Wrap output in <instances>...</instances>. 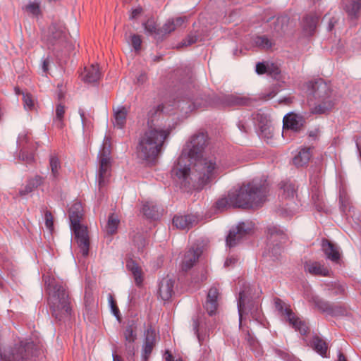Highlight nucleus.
<instances>
[{"mask_svg":"<svg viewBox=\"0 0 361 361\" xmlns=\"http://www.w3.org/2000/svg\"><path fill=\"white\" fill-rule=\"evenodd\" d=\"M208 142L207 132L194 134L171 170V177L184 192L200 191L214 178L216 158L203 157Z\"/></svg>","mask_w":361,"mask_h":361,"instance_id":"nucleus-1","label":"nucleus"},{"mask_svg":"<svg viewBox=\"0 0 361 361\" xmlns=\"http://www.w3.org/2000/svg\"><path fill=\"white\" fill-rule=\"evenodd\" d=\"M228 205V200L226 197L219 199L214 204V208L218 211H223Z\"/></svg>","mask_w":361,"mask_h":361,"instance_id":"nucleus-61","label":"nucleus"},{"mask_svg":"<svg viewBox=\"0 0 361 361\" xmlns=\"http://www.w3.org/2000/svg\"><path fill=\"white\" fill-rule=\"evenodd\" d=\"M288 18L286 16H279L274 22L272 28L279 35L284 33V27L287 26Z\"/></svg>","mask_w":361,"mask_h":361,"instance_id":"nucleus-37","label":"nucleus"},{"mask_svg":"<svg viewBox=\"0 0 361 361\" xmlns=\"http://www.w3.org/2000/svg\"><path fill=\"white\" fill-rule=\"evenodd\" d=\"M111 155V142L110 139L107 137H104V142L102 148L99 152V157H110Z\"/></svg>","mask_w":361,"mask_h":361,"instance_id":"nucleus-49","label":"nucleus"},{"mask_svg":"<svg viewBox=\"0 0 361 361\" xmlns=\"http://www.w3.org/2000/svg\"><path fill=\"white\" fill-rule=\"evenodd\" d=\"M304 269L312 276L329 277L332 271L320 262L308 260L304 263Z\"/></svg>","mask_w":361,"mask_h":361,"instance_id":"nucleus-19","label":"nucleus"},{"mask_svg":"<svg viewBox=\"0 0 361 361\" xmlns=\"http://www.w3.org/2000/svg\"><path fill=\"white\" fill-rule=\"evenodd\" d=\"M204 307L206 310L209 316H214L216 314L218 307V302H209L205 301L204 304Z\"/></svg>","mask_w":361,"mask_h":361,"instance_id":"nucleus-57","label":"nucleus"},{"mask_svg":"<svg viewBox=\"0 0 361 361\" xmlns=\"http://www.w3.org/2000/svg\"><path fill=\"white\" fill-rule=\"evenodd\" d=\"M133 242L139 252H142L143 249L147 245V240L145 238L142 234L140 233L134 234L133 237Z\"/></svg>","mask_w":361,"mask_h":361,"instance_id":"nucleus-43","label":"nucleus"},{"mask_svg":"<svg viewBox=\"0 0 361 361\" xmlns=\"http://www.w3.org/2000/svg\"><path fill=\"white\" fill-rule=\"evenodd\" d=\"M305 123L304 116L293 112L287 114L283 118V128L294 133H298L302 130Z\"/></svg>","mask_w":361,"mask_h":361,"instance_id":"nucleus-15","label":"nucleus"},{"mask_svg":"<svg viewBox=\"0 0 361 361\" xmlns=\"http://www.w3.org/2000/svg\"><path fill=\"white\" fill-rule=\"evenodd\" d=\"M125 348L126 350V357L128 361H135L134 355H135V346L134 343H125Z\"/></svg>","mask_w":361,"mask_h":361,"instance_id":"nucleus-58","label":"nucleus"},{"mask_svg":"<svg viewBox=\"0 0 361 361\" xmlns=\"http://www.w3.org/2000/svg\"><path fill=\"white\" fill-rule=\"evenodd\" d=\"M251 231V228L247 226L245 223H239L235 228L230 230L226 238V245L229 247L236 246L242 238Z\"/></svg>","mask_w":361,"mask_h":361,"instance_id":"nucleus-14","label":"nucleus"},{"mask_svg":"<svg viewBox=\"0 0 361 361\" xmlns=\"http://www.w3.org/2000/svg\"><path fill=\"white\" fill-rule=\"evenodd\" d=\"M43 183V178L39 175H36L33 178L27 180L26 186L32 192L35 189L41 185Z\"/></svg>","mask_w":361,"mask_h":361,"instance_id":"nucleus-51","label":"nucleus"},{"mask_svg":"<svg viewBox=\"0 0 361 361\" xmlns=\"http://www.w3.org/2000/svg\"><path fill=\"white\" fill-rule=\"evenodd\" d=\"M267 188L264 184L254 180L241 186L229 194V202L234 208L250 209L262 206L265 201Z\"/></svg>","mask_w":361,"mask_h":361,"instance_id":"nucleus-5","label":"nucleus"},{"mask_svg":"<svg viewBox=\"0 0 361 361\" xmlns=\"http://www.w3.org/2000/svg\"><path fill=\"white\" fill-rule=\"evenodd\" d=\"M74 234V240L77 243L83 257L89 255L90 238L87 227L82 224L78 226H71Z\"/></svg>","mask_w":361,"mask_h":361,"instance_id":"nucleus-12","label":"nucleus"},{"mask_svg":"<svg viewBox=\"0 0 361 361\" xmlns=\"http://www.w3.org/2000/svg\"><path fill=\"white\" fill-rule=\"evenodd\" d=\"M255 44L257 47L264 49H271L274 44L265 35L257 36L255 39Z\"/></svg>","mask_w":361,"mask_h":361,"instance_id":"nucleus-41","label":"nucleus"},{"mask_svg":"<svg viewBox=\"0 0 361 361\" xmlns=\"http://www.w3.org/2000/svg\"><path fill=\"white\" fill-rule=\"evenodd\" d=\"M197 31H192L190 32L185 39L179 44L178 47H183L192 45L198 41H201L202 39L200 36L198 35Z\"/></svg>","mask_w":361,"mask_h":361,"instance_id":"nucleus-38","label":"nucleus"},{"mask_svg":"<svg viewBox=\"0 0 361 361\" xmlns=\"http://www.w3.org/2000/svg\"><path fill=\"white\" fill-rule=\"evenodd\" d=\"M145 339L144 343H149L150 344L155 345V341H156V332L155 329L152 327V326H149V328L145 331L144 333Z\"/></svg>","mask_w":361,"mask_h":361,"instance_id":"nucleus-52","label":"nucleus"},{"mask_svg":"<svg viewBox=\"0 0 361 361\" xmlns=\"http://www.w3.org/2000/svg\"><path fill=\"white\" fill-rule=\"evenodd\" d=\"M327 290L334 296L345 295V286L338 281H331L326 284Z\"/></svg>","mask_w":361,"mask_h":361,"instance_id":"nucleus-34","label":"nucleus"},{"mask_svg":"<svg viewBox=\"0 0 361 361\" xmlns=\"http://www.w3.org/2000/svg\"><path fill=\"white\" fill-rule=\"evenodd\" d=\"M26 9L33 15H38L39 13V5L37 2H31L27 5Z\"/></svg>","mask_w":361,"mask_h":361,"instance_id":"nucleus-63","label":"nucleus"},{"mask_svg":"<svg viewBox=\"0 0 361 361\" xmlns=\"http://www.w3.org/2000/svg\"><path fill=\"white\" fill-rule=\"evenodd\" d=\"M38 353L39 348L32 341L18 338L0 351V361H29Z\"/></svg>","mask_w":361,"mask_h":361,"instance_id":"nucleus-7","label":"nucleus"},{"mask_svg":"<svg viewBox=\"0 0 361 361\" xmlns=\"http://www.w3.org/2000/svg\"><path fill=\"white\" fill-rule=\"evenodd\" d=\"M65 114V106L61 104H58L56 106V119L57 121L56 126L59 128H62L64 126L63 116Z\"/></svg>","mask_w":361,"mask_h":361,"instance_id":"nucleus-45","label":"nucleus"},{"mask_svg":"<svg viewBox=\"0 0 361 361\" xmlns=\"http://www.w3.org/2000/svg\"><path fill=\"white\" fill-rule=\"evenodd\" d=\"M253 286H245L244 288L239 293V296L237 302L238 312L240 319V324H241V319L243 314L250 313L252 318L256 321H260L262 319V312L260 307L259 301L252 295Z\"/></svg>","mask_w":361,"mask_h":361,"instance_id":"nucleus-8","label":"nucleus"},{"mask_svg":"<svg viewBox=\"0 0 361 361\" xmlns=\"http://www.w3.org/2000/svg\"><path fill=\"white\" fill-rule=\"evenodd\" d=\"M218 296V289L215 287H212L208 291L206 301L209 302H217Z\"/></svg>","mask_w":361,"mask_h":361,"instance_id":"nucleus-59","label":"nucleus"},{"mask_svg":"<svg viewBox=\"0 0 361 361\" xmlns=\"http://www.w3.org/2000/svg\"><path fill=\"white\" fill-rule=\"evenodd\" d=\"M128 43H130L135 51H138L141 49L142 39L141 36L137 34H131L129 37V39H126Z\"/></svg>","mask_w":361,"mask_h":361,"instance_id":"nucleus-48","label":"nucleus"},{"mask_svg":"<svg viewBox=\"0 0 361 361\" xmlns=\"http://www.w3.org/2000/svg\"><path fill=\"white\" fill-rule=\"evenodd\" d=\"M310 147L302 148L297 155L293 158V163L297 167H302L308 164L311 158Z\"/></svg>","mask_w":361,"mask_h":361,"instance_id":"nucleus-31","label":"nucleus"},{"mask_svg":"<svg viewBox=\"0 0 361 361\" xmlns=\"http://www.w3.org/2000/svg\"><path fill=\"white\" fill-rule=\"evenodd\" d=\"M319 21V16L314 13L306 14L302 18V25L303 30L309 35H312L316 30Z\"/></svg>","mask_w":361,"mask_h":361,"instance_id":"nucleus-28","label":"nucleus"},{"mask_svg":"<svg viewBox=\"0 0 361 361\" xmlns=\"http://www.w3.org/2000/svg\"><path fill=\"white\" fill-rule=\"evenodd\" d=\"M49 164L53 176L56 178L59 175V169L61 168V164L58 157L51 155L49 157Z\"/></svg>","mask_w":361,"mask_h":361,"instance_id":"nucleus-47","label":"nucleus"},{"mask_svg":"<svg viewBox=\"0 0 361 361\" xmlns=\"http://www.w3.org/2000/svg\"><path fill=\"white\" fill-rule=\"evenodd\" d=\"M315 308L322 314L332 317H349L351 316L348 306L342 302H333L324 300L318 295H312L310 300Z\"/></svg>","mask_w":361,"mask_h":361,"instance_id":"nucleus-9","label":"nucleus"},{"mask_svg":"<svg viewBox=\"0 0 361 361\" xmlns=\"http://www.w3.org/2000/svg\"><path fill=\"white\" fill-rule=\"evenodd\" d=\"M274 133L271 128V124L268 125V126H264L263 128H259V137L264 140H265L267 142L269 140H271L273 137Z\"/></svg>","mask_w":361,"mask_h":361,"instance_id":"nucleus-50","label":"nucleus"},{"mask_svg":"<svg viewBox=\"0 0 361 361\" xmlns=\"http://www.w3.org/2000/svg\"><path fill=\"white\" fill-rule=\"evenodd\" d=\"M126 268L133 274L136 286L140 287L143 282L142 271L140 267L135 260L130 258L126 260Z\"/></svg>","mask_w":361,"mask_h":361,"instance_id":"nucleus-29","label":"nucleus"},{"mask_svg":"<svg viewBox=\"0 0 361 361\" xmlns=\"http://www.w3.org/2000/svg\"><path fill=\"white\" fill-rule=\"evenodd\" d=\"M142 26L145 32L147 35H152L157 42H162L166 35L175 30L173 21H167L161 27H157L152 18L144 22Z\"/></svg>","mask_w":361,"mask_h":361,"instance_id":"nucleus-10","label":"nucleus"},{"mask_svg":"<svg viewBox=\"0 0 361 361\" xmlns=\"http://www.w3.org/2000/svg\"><path fill=\"white\" fill-rule=\"evenodd\" d=\"M50 313L56 323L69 322L73 317L71 298L66 288L61 283L53 286L48 298Z\"/></svg>","mask_w":361,"mask_h":361,"instance_id":"nucleus-6","label":"nucleus"},{"mask_svg":"<svg viewBox=\"0 0 361 361\" xmlns=\"http://www.w3.org/2000/svg\"><path fill=\"white\" fill-rule=\"evenodd\" d=\"M119 223L120 221L118 217L116 216L114 213L110 214L106 226V233L109 235H114L116 233Z\"/></svg>","mask_w":361,"mask_h":361,"instance_id":"nucleus-36","label":"nucleus"},{"mask_svg":"<svg viewBox=\"0 0 361 361\" xmlns=\"http://www.w3.org/2000/svg\"><path fill=\"white\" fill-rule=\"evenodd\" d=\"M267 241L279 244H286L288 240V235L286 231L277 225H269L266 228Z\"/></svg>","mask_w":361,"mask_h":361,"instance_id":"nucleus-17","label":"nucleus"},{"mask_svg":"<svg viewBox=\"0 0 361 361\" xmlns=\"http://www.w3.org/2000/svg\"><path fill=\"white\" fill-rule=\"evenodd\" d=\"M283 190L281 195L282 199H293L296 193V189L294 184L286 183L281 188Z\"/></svg>","mask_w":361,"mask_h":361,"instance_id":"nucleus-39","label":"nucleus"},{"mask_svg":"<svg viewBox=\"0 0 361 361\" xmlns=\"http://www.w3.org/2000/svg\"><path fill=\"white\" fill-rule=\"evenodd\" d=\"M84 305L83 315L90 322L94 320L97 314V302L93 296L92 290L87 287L84 295Z\"/></svg>","mask_w":361,"mask_h":361,"instance_id":"nucleus-18","label":"nucleus"},{"mask_svg":"<svg viewBox=\"0 0 361 361\" xmlns=\"http://www.w3.org/2000/svg\"><path fill=\"white\" fill-rule=\"evenodd\" d=\"M322 250L325 255L326 259L336 264H341V252L339 246L331 240L323 238L321 241Z\"/></svg>","mask_w":361,"mask_h":361,"instance_id":"nucleus-13","label":"nucleus"},{"mask_svg":"<svg viewBox=\"0 0 361 361\" xmlns=\"http://www.w3.org/2000/svg\"><path fill=\"white\" fill-rule=\"evenodd\" d=\"M283 245L267 241V246L262 253L264 259L273 262H279L283 252Z\"/></svg>","mask_w":361,"mask_h":361,"instance_id":"nucleus-20","label":"nucleus"},{"mask_svg":"<svg viewBox=\"0 0 361 361\" xmlns=\"http://www.w3.org/2000/svg\"><path fill=\"white\" fill-rule=\"evenodd\" d=\"M83 208L81 202H76L68 209V216L71 226H78L83 217Z\"/></svg>","mask_w":361,"mask_h":361,"instance_id":"nucleus-26","label":"nucleus"},{"mask_svg":"<svg viewBox=\"0 0 361 361\" xmlns=\"http://www.w3.org/2000/svg\"><path fill=\"white\" fill-rule=\"evenodd\" d=\"M44 219H45V226L46 228L50 231L52 232L54 228V217L51 212L49 210H46L44 212Z\"/></svg>","mask_w":361,"mask_h":361,"instance_id":"nucleus-56","label":"nucleus"},{"mask_svg":"<svg viewBox=\"0 0 361 361\" xmlns=\"http://www.w3.org/2000/svg\"><path fill=\"white\" fill-rule=\"evenodd\" d=\"M23 100L24 102V106L26 109L31 110L34 108V101L32 98L31 94H23Z\"/></svg>","mask_w":361,"mask_h":361,"instance_id":"nucleus-62","label":"nucleus"},{"mask_svg":"<svg viewBox=\"0 0 361 361\" xmlns=\"http://www.w3.org/2000/svg\"><path fill=\"white\" fill-rule=\"evenodd\" d=\"M142 213L149 219L157 220L160 217L157 206L152 202H146L143 204Z\"/></svg>","mask_w":361,"mask_h":361,"instance_id":"nucleus-32","label":"nucleus"},{"mask_svg":"<svg viewBox=\"0 0 361 361\" xmlns=\"http://www.w3.org/2000/svg\"><path fill=\"white\" fill-rule=\"evenodd\" d=\"M175 280L170 278L169 275L164 277L159 283L158 294L164 301H169L174 293Z\"/></svg>","mask_w":361,"mask_h":361,"instance_id":"nucleus-22","label":"nucleus"},{"mask_svg":"<svg viewBox=\"0 0 361 361\" xmlns=\"http://www.w3.org/2000/svg\"><path fill=\"white\" fill-rule=\"evenodd\" d=\"M283 314L286 316V320L290 324H291V322H294L297 318H298L297 316L295 315L294 312L290 307H285L284 312L283 313Z\"/></svg>","mask_w":361,"mask_h":361,"instance_id":"nucleus-64","label":"nucleus"},{"mask_svg":"<svg viewBox=\"0 0 361 361\" xmlns=\"http://www.w3.org/2000/svg\"><path fill=\"white\" fill-rule=\"evenodd\" d=\"M267 74L273 77L276 80H279L281 74V70L278 65H276L274 63L269 62V68L267 69Z\"/></svg>","mask_w":361,"mask_h":361,"instance_id":"nucleus-55","label":"nucleus"},{"mask_svg":"<svg viewBox=\"0 0 361 361\" xmlns=\"http://www.w3.org/2000/svg\"><path fill=\"white\" fill-rule=\"evenodd\" d=\"M183 74L185 76L180 78L173 87L171 97L173 102L171 106L187 115L195 109L211 105L212 99L210 95L203 92L195 84L191 69L176 71V75L181 76Z\"/></svg>","mask_w":361,"mask_h":361,"instance_id":"nucleus-2","label":"nucleus"},{"mask_svg":"<svg viewBox=\"0 0 361 361\" xmlns=\"http://www.w3.org/2000/svg\"><path fill=\"white\" fill-rule=\"evenodd\" d=\"M203 319H204V314H197L196 317L194 316L192 317V319L193 331L200 341H201V337L199 332V329L203 322Z\"/></svg>","mask_w":361,"mask_h":361,"instance_id":"nucleus-44","label":"nucleus"},{"mask_svg":"<svg viewBox=\"0 0 361 361\" xmlns=\"http://www.w3.org/2000/svg\"><path fill=\"white\" fill-rule=\"evenodd\" d=\"M221 102L226 106H249L251 99L246 97L228 94L222 97Z\"/></svg>","mask_w":361,"mask_h":361,"instance_id":"nucleus-25","label":"nucleus"},{"mask_svg":"<svg viewBox=\"0 0 361 361\" xmlns=\"http://www.w3.org/2000/svg\"><path fill=\"white\" fill-rule=\"evenodd\" d=\"M197 222V216L193 214L179 215L173 217L172 224L176 228L180 230H189Z\"/></svg>","mask_w":361,"mask_h":361,"instance_id":"nucleus-23","label":"nucleus"},{"mask_svg":"<svg viewBox=\"0 0 361 361\" xmlns=\"http://www.w3.org/2000/svg\"><path fill=\"white\" fill-rule=\"evenodd\" d=\"M350 200L348 194L343 190L339 191V209L343 214H346L347 210L350 211Z\"/></svg>","mask_w":361,"mask_h":361,"instance_id":"nucleus-35","label":"nucleus"},{"mask_svg":"<svg viewBox=\"0 0 361 361\" xmlns=\"http://www.w3.org/2000/svg\"><path fill=\"white\" fill-rule=\"evenodd\" d=\"M128 111L125 106H121L114 111V116L115 118L114 126L118 128H123L126 122Z\"/></svg>","mask_w":361,"mask_h":361,"instance_id":"nucleus-33","label":"nucleus"},{"mask_svg":"<svg viewBox=\"0 0 361 361\" xmlns=\"http://www.w3.org/2000/svg\"><path fill=\"white\" fill-rule=\"evenodd\" d=\"M123 327L125 343H135L137 338L138 319L135 317L128 318L123 322Z\"/></svg>","mask_w":361,"mask_h":361,"instance_id":"nucleus-21","label":"nucleus"},{"mask_svg":"<svg viewBox=\"0 0 361 361\" xmlns=\"http://www.w3.org/2000/svg\"><path fill=\"white\" fill-rule=\"evenodd\" d=\"M164 105L152 107L147 113V130L140 136L136 146L137 157L149 164L154 165L162 152L165 140L171 133L170 129L154 127V121L158 114L163 112Z\"/></svg>","mask_w":361,"mask_h":361,"instance_id":"nucleus-3","label":"nucleus"},{"mask_svg":"<svg viewBox=\"0 0 361 361\" xmlns=\"http://www.w3.org/2000/svg\"><path fill=\"white\" fill-rule=\"evenodd\" d=\"M290 325L295 331L300 332L301 335H307L309 331V327L306 326L304 321L300 320L298 317L294 322H291Z\"/></svg>","mask_w":361,"mask_h":361,"instance_id":"nucleus-42","label":"nucleus"},{"mask_svg":"<svg viewBox=\"0 0 361 361\" xmlns=\"http://www.w3.org/2000/svg\"><path fill=\"white\" fill-rule=\"evenodd\" d=\"M269 62L262 61L257 62L255 66V71L258 75L267 74L269 68Z\"/></svg>","mask_w":361,"mask_h":361,"instance_id":"nucleus-60","label":"nucleus"},{"mask_svg":"<svg viewBox=\"0 0 361 361\" xmlns=\"http://www.w3.org/2000/svg\"><path fill=\"white\" fill-rule=\"evenodd\" d=\"M47 43L49 49L53 52L56 51V46H64L67 43L66 27L57 23H52L49 27Z\"/></svg>","mask_w":361,"mask_h":361,"instance_id":"nucleus-11","label":"nucleus"},{"mask_svg":"<svg viewBox=\"0 0 361 361\" xmlns=\"http://www.w3.org/2000/svg\"><path fill=\"white\" fill-rule=\"evenodd\" d=\"M202 254V249L199 246H197L196 247H192L187 250L184 254V257L180 264L181 271L183 272H188L190 270L198 261Z\"/></svg>","mask_w":361,"mask_h":361,"instance_id":"nucleus-16","label":"nucleus"},{"mask_svg":"<svg viewBox=\"0 0 361 361\" xmlns=\"http://www.w3.org/2000/svg\"><path fill=\"white\" fill-rule=\"evenodd\" d=\"M307 102L313 114H327L336 104V99L329 84L322 78L307 83Z\"/></svg>","mask_w":361,"mask_h":361,"instance_id":"nucleus-4","label":"nucleus"},{"mask_svg":"<svg viewBox=\"0 0 361 361\" xmlns=\"http://www.w3.org/2000/svg\"><path fill=\"white\" fill-rule=\"evenodd\" d=\"M254 119L256 121L259 129L264 126H268V125L271 124L267 116L264 114H257Z\"/></svg>","mask_w":361,"mask_h":361,"instance_id":"nucleus-54","label":"nucleus"},{"mask_svg":"<svg viewBox=\"0 0 361 361\" xmlns=\"http://www.w3.org/2000/svg\"><path fill=\"white\" fill-rule=\"evenodd\" d=\"M341 6L350 20H357L361 9L360 0H342Z\"/></svg>","mask_w":361,"mask_h":361,"instance_id":"nucleus-24","label":"nucleus"},{"mask_svg":"<svg viewBox=\"0 0 361 361\" xmlns=\"http://www.w3.org/2000/svg\"><path fill=\"white\" fill-rule=\"evenodd\" d=\"M310 346L321 357H329L327 355L328 344L317 334L314 335L310 341Z\"/></svg>","mask_w":361,"mask_h":361,"instance_id":"nucleus-27","label":"nucleus"},{"mask_svg":"<svg viewBox=\"0 0 361 361\" xmlns=\"http://www.w3.org/2000/svg\"><path fill=\"white\" fill-rule=\"evenodd\" d=\"M254 119L256 121L259 129L264 126H268V125L271 124L267 116L264 114H257Z\"/></svg>","mask_w":361,"mask_h":361,"instance_id":"nucleus-53","label":"nucleus"},{"mask_svg":"<svg viewBox=\"0 0 361 361\" xmlns=\"http://www.w3.org/2000/svg\"><path fill=\"white\" fill-rule=\"evenodd\" d=\"M82 80L85 83H96L100 78L101 73L97 65H92L81 74Z\"/></svg>","mask_w":361,"mask_h":361,"instance_id":"nucleus-30","label":"nucleus"},{"mask_svg":"<svg viewBox=\"0 0 361 361\" xmlns=\"http://www.w3.org/2000/svg\"><path fill=\"white\" fill-rule=\"evenodd\" d=\"M280 91L279 85L276 84L272 85L268 90L267 92L262 93L259 96V99L264 101H267L274 97L277 93Z\"/></svg>","mask_w":361,"mask_h":361,"instance_id":"nucleus-46","label":"nucleus"},{"mask_svg":"<svg viewBox=\"0 0 361 361\" xmlns=\"http://www.w3.org/2000/svg\"><path fill=\"white\" fill-rule=\"evenodd\" d=\"M108 302L109 307L111 308V312L114 314V316L116 317L117 321L121 323L122 322V317L121 314L120 313L119 308L117 305L116 301L114 298V296L111 294H109L108 296Z\"/></svg>","mask_w":361,"mask_h":361,"instance_id":"nucleus-40","label":"nucleus"}]
</instances>
